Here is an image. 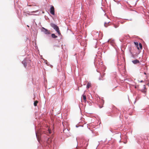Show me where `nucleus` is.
I'll use <instances>...</instances> for the list:
<instances>
[{"label":"nucleus","instance_id":"nucleus-21","mask_svg":"<svg viewBox=\"0 0 149 149\" xmlns=\"http://www.w3.org/2000/svg\"><path fill=\"white\" fill-rule=\"evenodd\" d=\"M141 82H143V81H141Z\"/></svg>","mask_w":149,"mask_h":149},{"label":"nucleus","instance_id":"nucleus-20","mask_svg":"<svg viewBox=\"0 0 149 149\" xmlns=\"http://www.w3.org/2000/svg\"><path fill=\"white\" fill-rule=\"evenodd\" d=\"M28 15H31V14H30L29 13V14H28Z\"/></svg>","mask_w":149,"mask_h":149},{"label":"nucleus","instance_id":"nucleus-11","mask_svg":"<svg viewBox=\"0 0 149 149\" xmlns=\"http://www.w3.org/2000/svg\"><path fill=\"white\" fill-rule=\"evenodd\" d=\"M82 97H83V99L85 101H86V95H84V94L82 95Z\"/></svg>","mask_w":149,"mask_h":149},{"label":"nucleus","instance_id":"nucleus-4","mask_svg":"<svg viewBox=\"0 0 149 149\" xmlns=\"http://www.w3.org/2000/svg\"><path fill=\"white\" fill-rule=\"evenodd\" d=\"M132 62L134 64H136L139 63V61L138 60H133L132 61Z\"/></svg>","mask_w":149,"mask_h":149},{"label":"nucleus","instance_id":"nucleus-12","mask_svg":"<svg viewBox=\"0 0 149 149\" xmlns=\"http://www.w3.org/2000/svg\"><path fill=\"white\" fill-rule=\"evenodd\" d=\"M38 103V101L37 100L35 101L34 103V105L35 106L37 105V104Z\"/></svg>","mask_w":149,"mask_h":149},{"label":"nucleus","instance_id":"nucleus-18","mask_svg":"<svg viewBox=\"0 0 149 149\" xmlns=\"http://www.w3.org/2000/svg\"><path fill=\"white\" fill-rule=\"evenodd\" d=\"M147 85L149 86V83L147 84Z\"/></svg>","mask_w":149,"mask_h":149},{"label":"nucleus","instance_id":"nucleus-15","mask_svg":"<svg viewBox=\"0 0 149 149\" xmlns=\"http://www.w3.org/2000/svg\"><path fill=\"white\" fill-rule=\"evenodd\" d=\"M114 26L115 28H117L118 27V26L117 25H114Z\"/></svg>","mask_w":149,"mask_h":149},{"label":"nucleus","instance_id":"nucleus-10","mask_svg":"<svg viewBox=\"0 0 149 149\" xmlns=\"http://www.w3.org/2000/svg\"><path fill=\"white\" fill-rule=\"evenodd\" d=\"M91 84L90 83H88L87 85V87L88 88L90 87H91Z\"/></svg>","mask_w":149,"mask_h":149},{"label":"nucleus","instance_id":"nucleus-16","mask_svg":"<svg viewBox=\"0 0 149 149\" xmlns=\"http://www.w3.org/2000/svg\"><path fill=\"white\" fill-rule=\"evenodd\" d=\"M143 87L144 88V89H145L146 88V86L145 85H143Z\"/></svg>","mask_w":149,"mask_h":149},{"label":"nucleus","instance_id":"nucleus-1","mask_svg":"<svg viewBox=\"0 0 149 149\" xmlns=\"http://www.w3.org/2000/svg\"><path fill=\"white\" fill-rule=\"evenodd\" d=\"M50 25L56 31L59 35H61V33L60 32V30L58 26L55 24L53 23L51 24Z\"/></svg>","mask_w":149,"mask_h":149},{"label":"nucleus","instance_id":"nucleus-3","mask_svg":"<svg viewBox=\"0 0 149 149\" xmlns=\"http://www.w3.org/2000/svg\"><path fill=\"white\" fill-rule=\"evenodd\" d=\"M50 12L52 15H54V7L52 6L50 8Z\"/></svg>","mask_w":149,"mask_h":149},{"label":"nucleus","instance_id":"nucleus-13","mask_svg":"<svg viewBox=\"0 0 149 149\" xmlns=\"http://www.w3.org/2000/svg\"><path fill=\"white\" fill-rule=\"evenodd\" d=\"M104 25L105 27H107V23H105L104 24Z\"/></svg>","mask_w":149,"mask_h":149},{"label":"nucleus","instance_id":"nucleus-5","mask_svg":"<svg viewBox=\"0 0 149 149\" xmlns=\"http://www.w3.org/2000/svg\"><path fill=\"white\" fill-rule=\"evenodd\" d=\"M134 44L135 45L137 49L139 50V44L138 42H134Z\"/></svg>","mask_w":149,"mask_h":149},{"label":"nucleus","instance_id":"nucleus-14","mask_svg":"<svg viewBox=\"0 0 149 149\" xmlns=\"http://www.w3.org/2000/svg\"><path fill=\"white\" fill-rule=\"evenodd\" d=\"M48 132H49V134H50L51 133V130L50 129H48Z\"/></svg>","mask_w":149,"mask_h":149},{"label":"nucleus","instance_id":"nucleus-9","mask_svg":"<svg viewBox=\"0 0 149 149\" xmlns=\"http://www.w3.org/2000/svg\"><path fill=\"white\" fill-rule=\"evenodd\" d=\"M139 50L141 49L142 48V46L141 43H140L139 45Z\"/></svg>","mask_w":149,"mask_h":149},{"label":"nucleus","instance_id":"nucleus-17","mask_svg":"<svg viewBox=\"0 0 149 149\" xmlns=\"http://www.w3.org/2000/svg\"><path fill=\"white\" fill-rule=\"evenodd\" d=\"M36 11H33L31 12V13H35Z\"/></svg>","mask_w":149,"mask_h":149},{"label":"nucleus","instance_id":"nucleus-6","mask_svg":"<svg viewBox=\"0 0 149 149\" xmlns=\"http://www.w3.org/2000/svg\"><path fill=\"white\" fill-rule=\"evenodd\" d=\"M52 141V140H51V139L50 138H49L47 141V143L49 145Z\"/></svg>","mask_w":149,"mask_h":149},{"label":"nucleus","instance_id":"nucleus-8","mask_svg":"<svg viewBox=\"0 0 149 149\" xmlns=\"http://www.w3.org/2000/svg\"><path fill=\"white\" fill-rule=\"evenodd\" d=\"M52 37L53 38H56L57 37V36L55 35V34L54 33H53L52 34Z\"/></svg>","mask_w":149,"mask_h":149},{"label":"nucleus","instance_id":"nucleus-7","mask_svg":"<svg viewBox=\"0 0 149 149\" xmlns=\"http://www.w3.org/2000/svg\"><path fill=\"white\" fill-rule=\"evenodd\" d=\"M22 63L24 64V67H25L27 66V63L24 60L22 61Z\"/></svg>","mask_w":149,"mask_h":149},{"label":"nucleus","instance_id":"nucleus-19","mask_svg":"<svg viewBox=\"0 0 149 149\" xmlns=\"http://www.w3.org/2000/svg\"><path fill=\"white\" fill-rule=\"evenodd\" d=\"M144 74H146V72H144Z\"/></svg>","mask_w":149,"mask_h":149},{"label":"nucleus","instance_id":"nucleus-2","mask_svg":"<svg viewBox=\"0 0 149 149\" xmlns=\"http://www.w3.org/2000/svg\"><path fill=\"white\" fill-rule=\"evenodd\" d=\"M42 31H43L45 34H49L50 33V31L47 29L42 27Z\"/></svg>","mask_w":149,"mask_h":149}]
</instances>
